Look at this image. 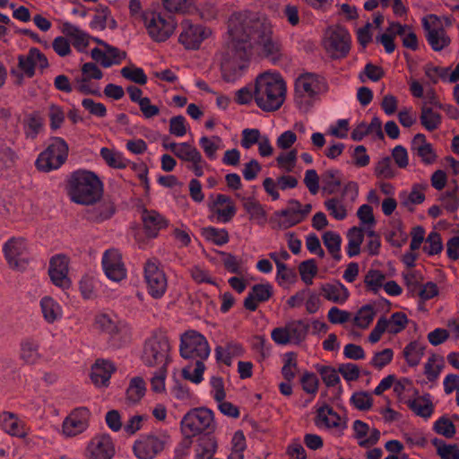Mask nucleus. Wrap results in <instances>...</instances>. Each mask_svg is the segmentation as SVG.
<instances>
[{
	"mask_svg": "<svg viewBox=\"0 0 459 459\" xmlns=\"http://www.w3.org/2000/svg\"><path fill=\"white\" fill-rule=\"evenodd\" d=\"M247 22V12L235 13L230 17L228 38L217 54L221 76L228 82H234L241 77L253 53L251 33L246 30Z\"/></svg>",
	"mask_w": 459,
	"mask_h": 459,
	"instance_id": "obj_1",
	"label": "nucleus"
},
{
	"mask_svg": "<svg viewBox=\"0 0 459 459\" xmlns=\"http://www.w3.org/2000/svg\"><path fill=\"white\" fill-rule=\"evenodd\" d=\"M210 346L206 338L195 330L184 333L180 338L179 352L182 358L191 360L182 369V376L195 384L203 380V374L205 369L204 361L210 355Z\"/></svg>",
	"mask_w": 459,
	"mask_h": 459,
	"instance_id": "obj_2",
	"label": "nucleus"
},
{
	"mask_svg": "<svg viewBox=\"0 0 459 459\" xmlns=\"http://www.w3.org/2000/svg\"><path fill=\"white\" fill-rule=\"evenodd\" d=\"M286 92V82L279 74L266 72L255 79L254 100L263 111L278 110L285 101Z\"/></svg>",
	"mask_w": 459,
	"mask_h": 459,
	"instance_id": "obj_3",
	"label": "nucleus"
},
{
	"mask_svg": "<svg viewBox=\"0 0 459 459\" xmlns=\"http://www.w3.org/2000/svg\"><path fill=\"white\" fill-rule=\"evenodd\" d=\"M68 188L71 200L84 205L96 204L103 194L102 182L90 170L79 169L73 172L68 181Z\"/></svg>",
	"mask_w": 459,
	"mask_h": 459,
	"instance_id": "obj_4",
	"label": "nucleus"
},
{
	"mask_svg": "<svg viewBox=\"0 0 459 459\" xmlns=\"http://www.w3.org/2000/svg\"><path fill=\"white\" fill-rule=\"evenodd\" d=\"M248 13V22L246 25L247 33H251L253 48L256 45L260 54L266 57L275 59L281 52V44L273 35L272 23L269 19L258 13Z\"/></svg>",
	"mask_w": 459,
	"mask_h": 459,
	"instance_id": "obj_5",
	"label": "nucleus"
},
{
	"mask_svg": "<svg viewBox=\"0 0 459 459\" xmlns=\"http://www.w3.org/2000/svg\"><path fill=\"white\" fill-rule=\"evenodd\" d=\"M170 342L162 333L152 334L144 343L142 359L147 367H168L170 361Z\"/></svg>",
	"mask_w": 459,
	"mask_h": 459,
	"instance_id": "obj_6",
	"label": "nucleus"
},
{
	"mask_svg": "<svg viewBox=\"0 0 459 459\" xmlns=\"http://www.w3.org/2000/svg\"><path fill=\"white\" fill-rule=\"evenodd\" d=\"M141 17L148 35L156 42L166 41L177 27L174 18L159 12L145 11Z\"/></svg>",
	"mask_w": 459,
	"mask_h": 459,
	"instance_id": "obj_7",
	"label": "nucleus"
},
{
	"mask_svg": "<svg viewBox=\"0 0 459 459\" xmlns=\"http://www.w3.org/2000/svg\"><path fill=\"white\" fill-rule=\"evenodd\" d=\"M68 144L60 137H54L48 148L43 151L36 160V167L43 172L59 169L68 156Z\"/></svg>",
	"mask_w": 459,
	"mask_h": 459,
	"instance_id": "obj_8",
	"label": "nucleus"
},
{
	"mask_svg": "<svg viewBox=\"0 0 459 459\" xmlns=\"http://www.w3.org/2000/svg\"><path fill=\"white\" fill-rule=\"evenodd\" d=\"M351 39L346 29L341 26L329 27L324 35L323 46L332 58L345 57L351 49Z\"/></svg>",
	"mask_w": 459,
	"mask_h": 459,
	"instance_id": "obj_9",
	"label": "nucleus"
},
{
	"mask_svg": "<svg viewBox=\"0 0 459 459\" xmlns=\"http://www.w3.org/2000/svg\"><path fill=\"white\" fill-rule=\"evenodd\" d=\"M169 439L167 431L142 436L133 446L134 454L138 459H154L164 450Z\"/></svg>",
	"mask_w": 459,
	"mask_h": 459,
	"instance_id": "obj_10",
	"label": "nucleus"
},
{
	"mask_svg": "<svg viewBox=\"0 0 459 459\" xmlns=\"http://www.w3.org/2000/svg\"><path fill=\"white\" fill-rule=\"evenodd\" d=\"M143 272L148 293L153 299H161L167 290L168 280L158 260L148 259L144 264Z\"/></svg>",
	"mask_w": 459,
	"mask_h": 459,
	"instance_id": "obj_11",
	"label": "nucleus"
},
{
	"mask_svg": "<svg viewBox=\"0 0 459 459\" xmlns=\"http://www.w3.org/2000/svg\"><path fill=\"white\" fill-rule=\"evenodd\" d=\"M213 421L212 411L197 408L187 412L181 420L182 433L186 437H195L209 429Z\"/></svg>",
	"mask_w": 459,
	"mask_h": 459,
	"instance_id": "obj_12",
	"label": "nucleus"
},
{
	"mask_svg": "<svg viewBox=\"0 0 459 459\" xmlns=\"http://www.w3.org/2000/svg\"><path fill=\"white\" fill-rule=\"evenodd\" d=\"M18 68L21 73L13 71L12 74L17 77V83L22 82L23 75L32 78L35 75L36 68L44 70L48 67L47 56L37 48H31L25 55L18 56Z\"/></svg>",
	"mask_w": 459,
	"mask_h": 459,
	"instance_id": "obj_13",
	"label": "nucleus"
},
{
	"mask_svg": "<svg viewBox=\"0 0 459 459\" xmlns=\"http://www.w3.org/2000/svg\"><path fill=\"white\" fill-rule=\"evenodd\" d=\"M207 207L210 212L209 219L218 222H230L237 213L234 201L224 194L210 195Z\"/></svg>",
	"mask_w": 459,
	"mask_h": 459,
	"instance_id": "obj_14",
	"label": "nucleus"
},
{
	"mask_svg": "<svg viewBox=\"0 0 459 459\" xmlns=\"http://www.w3.org/2000/svg\"><path fill=\"white\" fill-rule=\"evenodd\" d=\"M408 325L407 316L403 312L394 313L389 319L380 317L370 334L368 341L371 343H377L382 337L384 333L396 334L406 328Z\"/></svg>",
	"mask_w": 459,
	"mask_h": 459,
	"instance_id": "obj_15",
	"label": "nucleus"
},
{
	"mask_svg": "<svg viewBox=\"0 0 459 459\" xmlns=\"http://www.w3.org/2000/svg\"><path fill=\"white\" fill-rule=\"evenodd\" d=\"M27 250V241L23 238H12L3 246L8 265L18 271L23 270L28 264L25 257Z\"/></svg>",
	"mask_w": 459,
	"mask_h": 459,
	"instance_id": "obj_16",
	"label": "nucleus"
},
{
	"mask_svg": "<svg viewBox=\"0 0 459 459\" xmlns=\"http://www.w3.org/2000/svg\"><path fill=\"white\" fill-rule=\"evenodd\" d=\"M426 31V39L434 51H441L446 48L451 39L439 22L437 16L431 14L422 21Z\"/></svg>",
	"mask_w": 459,
	"mask_h": 459,
	"instance_id": "obj_17",
	"label": "nucleus"
},
{
	"mask_svg": "<svg viewBox=\"0 0 459 459\" xmlns=\"http://www.w3.org/2000/svg\"><path fill=\"white\" fill-rule=\"evenodd\" d=\"M317 91V82L312 74L299 76L295 82V103L307 111Z\"/></svg>",
	"mask_w": 459,
	"mask_h": 459,
	"instance_id": "obj_18",
	"label": "nucleus"
},
{
	"mask_svg": "<svg viewBox=\"0 0 459 459\" xmlns=\"http://www.w3.org/2000/svg\"><path fill=\"white\" fill-rule=\"evenodd\" d=\"M181 26L182 32L178 40L188 49H197L201 43L212 35L211 29L202 25H194L188 20L183 21Z\"/></svg>",
	"mask_w": 459,
	"mask_h": 459,
	"instance_id": "obj_19",
	"label": "nucleus"
},
{
	"mask_svg": "<svg viewBox=\"0 0 459 459\" xmlns=\"http://www.w3.org/2000/svg\"><path fill=\"white\" fill-rule=\"evenodd\" d=\"M90 416L91 412L86 407L73 410L63 421V435L73 437L82 433L88 428Z\"/></svg>",
	"mask_w": 459,
	"mask_h": 459,
	"instance_id": "obj_20",
	"label": "nucleus"
},
{
	"mask_svg": "<svg viewBox=\"0 0 459 459\" xmlns=\"http://www.w3.org/2000/svg\"><path fill=\"white\" fill-rule=\"evenodd\" d=\"M69 259L65 255H56L49 261L48 275L52 283L63 290L70 288L72 281L68 276Z\"/></svg>",
	"mask_w": 459,
	"mask_h": 459,
	"instance_id": "obj_21",
	"label": "nucleus"
},
{
	"mask_svg": "<svg viewBox=\"0 0 459 459\" xmlns=\"http://www.w3.org/2000/svg\"><path fill=\"white\" fill-rule=\"evenodd\" d=\"M95 324L101 332L108 334L115 341L126 342L130 339V330L127 325L119 323L108 314L98 315Z\"/></svg>",
	"mask_w": 459,
	"mask_h": 459,
	"instance_id": "obj_22",
	"label": "nucleus"
},
{
	"mask_svg": "<svg viewBox=\"0 0 459 459\" xmlns=\"http://www.w3.org/2000/svg\"><path fill=\"white\" fill-rule=\"evenodd\" d=\"M102 265L106 276L113 281H120L126 277V269L122 261V255L117 249H108L104 253Z\"/></svg>",
	"mask_w": 459,
	"mask_h": 459,
	"instance_id": "obj_23",
	"label": "nucleus"
},
{
	"mask_svg": "<svg viewBox=\"0 0 459 459\" xmlns=\"http://www.w3.org/2000/svg\"><path fill=\"white\" fill-rule=\"evenodd\" d=\"M115 446L108 434L94 437L88 445V459H111L115 455Z\"/></svg>",
	"mask_w": 459,
	"mask_h": 459,
	"instance_id": "obj_24",
	"label": "nucleus"
},
{
	"mask_svg": "<svg viewBox=\"0 0 459 459\" xmlns=\"http://www.w3.org/2000/svg\"><path fill=\"white\" fill-rule=\"evenodd\" d=\"M314 421L320 429L342 430L346 428L345 421L327 404L318 407Z\"/></svg>",
	"mask_w": 459,
	"mask_h": 459,
	"instance_id": "obj_25",
	"label": "nucleus"
},
{
	"mask_svg": "<svg viewBox=\"0 0 459 459\" xmlns=\"http://www.w3.org/2000/svg\"><path fill=\"white\" fill-rule=\"evenodd\" d=\"M411 150L426 165L433 164L437 158L432 144L427 141L423 134H417L413 137Z\"/></svg>",
	"mask_w": 459,
	"mask_h": 459,
	"instance_id": "obj_26",
	"label": "nucleus"
},
{
	"mask_svg": "<svg viewBox=\"0 0 459 459\" xmlns=\"http://www.w3.org/2000/svg\"><path fill=\"white\" fill-rule=\"evenodd\" d=\"M272 295L273 287L271 284H255L244 299V307L249 311H255L259 303L267 301Z\"/></svg>",
	"mask_w": 459,
	"mask_h": 459,
	"instance_id": "obj_27",
	"label": "nucleus"
},
{
	"mask_svg": "<svg viewBox=\"0 0 459 459\" xmlns=\"http://www.w3.org/2000/svg\"><path fill=\"white\" fill-rule=\"evenodd\" d=\"M39 348L40 343L37 339L32 337L22 339L20 343V359L27 365L37 364L42 359Z\"/></svg>",
	"mask_w": 459,
	"mask_h": 459,
	"instance_id": "obj_28",
	"label": "nucleus"
},
{
	"mask_svg": "<svg viewBox=\"0 0 459 459\" xmlns=\"http://www.w3.org/2000/svg\"><path fill=\"white\" fill-rule=\"evenodd\" d=\"M0 427L13 437H24L27 435L24 422L13 412L3 411L0 413Z\"/></svg>",
	"mask_w": 459,
	"mask_h": 459,
	"instance_id": "obj_29",
	"label": "nucleus"
},
{
	"mask_svg": "<svg viewBox=\"0 0 459 459\" xmlns=\"http://www.w3.org/2000/svg\"><path fill=\"white\" fill-rule=\"evenodd\" d=\"M405 403L414 414L423 419L430 418L434 412V404L429 394H417L415 397L408 399Z\"/></svg>",
	"mask_w": 459,
	"mask_h": 459,
	"instance_id": "obj_30",
	"label": "nucleus"
},
{
	"mask_svg": "<svg viewBox=\"0 0 459 459\" xmlns=\"http://www.w3.org/2000/svg\"><path fill=\"white\" fill-rule=\"evenodd\" d=\"M321 291L325 299L339 305L344 304L350 297L348 289L339 281L323 284Z\"/></svg>",
	"mask_w": 459,
	"mask_h": 459,
	"instance_id": "obj_31",
	"label": "nucleus"
},
{
	"mask_svg": "<svg viewBox=\"0 0 459 459\" xmlns=\"http://www.w3.org/2000/svg\"><path fill=\"white\" fill-rule=\"evenodd\" d=\"M115 368L111 362L97 360L91 367V379L97 386H106Z\"/></svg>",
	"mask_w": 459,
	"mask_h": 459,
	"instance_id": "obj_32",
	"label": "nucleus"
},
{
	"mask_svg": "<svg viewBox=\"0 0 459 459\" xmlns=\"http://www.w3.org/2000/svg\"><path fill=\"white\" fill-rule=\"evenodd\" d=\"M142 220L146 234L154 238L160 230L167 227V221L156 211L144 210Z\"/></svg>",
	"mask_w": 459,
	"mask_h": 459,
	"instance_id": "obj_33",
	"label": "nucleus"
},
{
	"mask_svg": "<svg viewBox=\"0 0 459 459\" xmlns=\"http://www.w3.org/2000/svg\"><path fill=\"white\" fill-rule=\"evenodd\" d=\"M42 316L48 324H54L61 319L63 310L61 306L52 297L45 296L39 302Z\"/></svg>",
	"mask_w": 459,
	"mask_h": 459,
	"instance_id": "obj_34",
	"label": "nucleus"
},
{
	"mask_svg": "<svg viewBox=\"0 0 459 459\" xmlns=\"http://www.w3.org/2000/svg\"><path fill=\"white\" fill-rule=\"evenodd\" d=\"M217 443L213 437L204 434L198 437L195 447L196 459H216L213 457Z\"/></svg>",
	"mask_w": 459,
	"mask_h": 459,
	"instance_id": "obj_35",
	"label": "nucleus"
},
{
	"mask_svg": "<svg viewBox=\"0 0 459 459\" xmlns=\"http://www.w3.org/2000/svg\"><path fill=\"white\" fill-rule=\"evenodd\" d=\"M62 32L71 39L74 47L78 51H82L89 45L90 36L82 30L79 27L70 23L64 22L62 25Z\"/></svg>",
	"mask_w": 459,
	"mask_h": 459,
	"instance_id": "obj_36",
	"label": "nucleus"
},
{
	"mask_svg": "<svg viewBox=\"0 0 459 459\" xmlns=\"http://www.w3.org/2000/svg\"><path fill=\"white\" fill-rule=\"evenodd\" d=\"M146 384L143 377H133L126 391V403L128 405H134L138 403L145 395Z\"/></svg>",
	"mask_w": 459,
	"mask_h": 459,
	"instance_id": "obj_37",
	"label": "nucleus"
},
{
	"mask_svg": "<svg viewBox=\"0 0 459 459\" xmlns=\"http://www.w3.org/2000/svg\"><path fill=\"white\" fill-rule=\"evenodd\" d=\"M429 185L424 184H414L411 186L410 193L403 192L400 194L401 203L405 207L410 205L420 204L425 200V191L428 189Z\"/></svg>",
	"mask_w": 459,
	"mask_h": 459,
	"instance_id": "obj_38",
	"label": "nucleus"
},
{
	"mask_svg": "<svg viewBox=\"0 0 459 459\" xmlns=\"http://www.w3.org/2000/svg\"><path fill=\"white\" fill-rule=\"evenodd\" d=\"M322 189L327 194L338 191L342 185V174L339 169H330L321 175Z\"/></svg>",
	"mask_w": 459,
	"mask_h": 459,
	"instance_id": "obj_39",
	"label": "nucleus"
},
{
	"mask_svg": "<svg viewBox=\"0 0 459 459\" xmlns=\"http://www.w3.org/2000/svg\"><path fill=\"white\" fill-rule=\"evenodd\" d=\"M242 203L245 211L249 214L250 220L264 221L266 219V212L261 204L254 197H245L237 195Z\"/></svg>",
	"mask_w": 459,
	"mask_h": 459,
	"instance_id": "obj_40",
	"label": "nucleus"
},
{
	"mask_svg": "<svg viewBox=\"0 0 459 459\" xmlns=\"http://www.w3.org/2000/svg\"><path fill=\"white\" fill-rule=\"evenodd\" d=\"M425 351V346L419 342H411L403 351V356L410 367H416L420 364Z\"/></svg>",
	"mask_w": 459,
	"mask_h": 459,
	"instance_id": "obj_41",
	"label": "nucleus"
},
{
	"mask_svg": "<svg viewBox=\"0 0 459 459\" xmlns=\"http://www.w3.org/2000/svg\"><path fill=\"white\" fill-rule=\"evenodd\" d=\"M420 119L421 125L429 132L437 129L441 125L440 114L434 111L427 103L421 106Z\"/></svg>",
	"mask_w": 459,
	"mask_h": 459,
	"instance_id": "obj_42",
	"label": "nucleus"
},
{
	"mask_svg": "<svg viewBox=\"0 0 459 459\" xmlns=\"http://www.w3.org/2000/svg\"><path fill=\"white\" fill-rule=\"evenodd\" d=\"M445 366L444 359L437 354H432L424 364V375L429 382L436 381Z\"/></svg>",
	"mask_w": 459,
	"mask_h": 459,
	"instance_id": "obj_43",
	"label": "nucleus"
},
{
	"mask_svg": "<svg viewBox=\"0 0 459 459\" xmlns=\"http://www.w3.org/2000/svg\"><path fill=\"white\" fill-rule=\"evenodd\" d=\"M285 328L291 343L294 344L303 342L308 332V325L302 320L290 322L285 325Z\"/></svg>",
	"mask_w": 459,
	"mask_h": 459,
	"instance_id": "obj_44",
	"label": "nucleus"
},
{
	"mask_svg": "<svg viewBox=\"0 0 459 459\" xmlns=\"http://www.w3.org/2000/svg\"><path fill=\"white\" fill-rule=\"evenodd\" d=\"M347 238V255L350 257L358 255L360 253V246L364 239V230L358 227H352L349 230Z\"/></svg>",
	"mask_w": 459,
	"mask_h": 459,
	"instance_id": "obj_45",
	"label": "nucleus"
},
{
	"mask_svg": "<svg viewBox=\"0 0 459 459\" xmlns=\"http://www.w3.org/2000/svg\"><path fill=\"white\" fill-rule=\"evenodd\" d=\"M100 156L109 167L114 169H125L130 163L121 152L107 147L100 149Z\"/></svg>",
	"mask_w": 459,
	"mask_h": 459,
	"instance_id": "obj_46",
	"label": "nucleus"
},
{
	"mask_svg": "<svg viewBox=\"0 0 459 459\" xmlns=\"http://www.w3.org/2000/svg\"><path fill=\"white\" fill-rule=\"evenodd\" d=\"M324 245L327 248L328 252L331 254L333 258L336 261H339L342 257L341 255V244L342 238L341 236L334 231H326L324 233L322 237Z\"/></svg>",
	"mask_w": 459,
	"mask_h": 459,
	"instance_id": "obj_47",
	"label": "nucleus"
},
{
	"mask_svg": "<svg viewBox=\"0 0 459 459\" xmlns=\"http://www.w3.org/2000/svg\"><path fill=\"white\" fill-rule=\"evenodd\" d=\"M44 119L39 113L30 114L24 120V134L27 138L35 139L43 129Z\"/></svg>",
	"mask_w": 459,
	"mask_h": 459,
	"instance_id": "obj_48",
	"label": "nucleus"
},
{
	"mask_svg": "<svg viewBox=\"0 0 459 459\" xmlns=\"http://www.w3.org/2000/svg\"><path fill=\"white\" fill-rule=\"evenodd\" d=\"M202 236L209 242L216 246H223L229 242V233L225 229L205 227L201 230Z\"/></svg>",
	"mask_w": 459,
	"mask_h": 459,
	"instance_id": "obj_49",
	"label": "nucleus"
},
{
	"mask_svg": "<svg viewBox=\"0 0 459 459\" xmlns=\"http://www.w3.org/2000/svg\"><path fill=\"white\" fill-rule=\"evenodd\" d=\"M114 213V207L109 202L99 203L87 212V218L92 221H102L109 219Z\"/></svg>",
	"mask_w": 459,
	"mask_h": 459,
	"instance_id": "obj_50",
	"label": "nucleus"
},
{
	"mask_svg": "<svg viewBox=\"0 0 459 459\" xmlns=\"http://www.w3.org/2000/svg\"><path fill=\"white\" fill-rule=\"evenodd\" d=\"M385 274L379 270L369 269L364 276V283L368 291L377 293L384 286Z\"/></svg>",
	"mask_w": 459,
	"mask_h": 459,
	"instance_id": "obj_51",
	"label": "nucleus"
},
{
	"mask_svg": "<svg viewBox=\"0 0 459 459\" xmlns=\"http://www.w3.org/2000/svg\"><path fill=\"white\" fill-rule=\"evenodd\" d=\"M276 216L281 229H289L304 221L299 212L288 209L276 212Z\"/></svg>",
	"mask_w": 459,
	"mask_h": 459,
	"instance_id": "obj_52",
	"label": "nucleus"
},
{
	"mask_svg": "<svg viewBox=\"0 0 459 459\" xmlns=\"http://www.w3.org/2000/svg\"><path fill=\"white\" fill-rule=\"evenodd\" d=\"M376 315V311L371 305L361 307L353 318V324L359 328H368L372 323Z\"/></svg>",
	"mask_w": 459,
	"mask_h": 459,
	"instance_id": "obj_53",
	"label": "nucleus"
},
{
	"mask_svg": "<svg viewBox=\"0 0 459 459\" xmlns=\"http://www.w3.org/2000/svg\"><path fill=\"white\" fill-rule=\"evenodd\" d=\"M318 268L314 259L303 261L299 265V273L301 280L307 285L313 284V279L317 274Z\"/></svg>",
	"mask_w": 459,
	"mask_h": 459,
	"instance_id": "obj_54",
	"label": "nucleus"
},
{
	"mask_svg": "<svg viewBox=\"0 0 459 459\" xmlns=\"http://www.w3.org/2000/svg\"><path fill=\"white\" fill-rule=\"evenodd\" d=\"M246 447L244 433L241 430L236 431L231 439V453L229 455V459H243Z\"/></svg>",
	"mask_w": 459,
	"mask_h": 459,
	"instance_id": "obj_55",
	"label": "nucleus"
},
{
	"mask_svg": "<svg viewBox=\"0 0 459 459\" xmlns=\"http://www.w3.org/2000/svg\"><path fill=\"white\" fill-rule=\"evenodd\" d=\"M199 143L205 155L209 159L214 160L216 158V152L221 147V139L217 135L212 137L203 136L200 138Z\"/></svg>",
	"mask_w": 459,
	"mask_h": 459,
	"instance_id": "obj_56",
	"label": "nucleus"
},
{
	"mask_svg": "<svg viewBox=\"0 0 459 459\" xmlns=\"http://www.w3.org/2000/svg\"><path fill=\"white\" fill-rule=\"evenodd\" d=\"M425 75L436 84L439 80L446 81L449 74V67L435 66L428 64L424 67Z\"/></svg>",
	"mask_w": 459,
	"mask_h": 459,
	"instance_id": "obj_57",
	"label": "nucleus"
},
{
	"mask_svg": "<svg viewBox=\"0 0 459 459\" xmlns=\"http://www.w3.org/2000/svg\"><path fill=\"white\" fill-rule=\"evenodd\" d=\"M164 8L169 13H189L194 4V0H162Z\"/></svg>",
	"mask_w": 459,
	"mask_h": 459,
	"instance_id": "obj_58",
	"label": "nucleus"
},
{
	"mask_svg": "<svg viewBox=\"0 0 459 459\" xmlns=\"http://www.w3.org/2000/svg\"><path fill=\"white\" fill-rule=\"evenodd\" d=\"M121 75L137 84L144 85L147 82V76L143 70L134 66H125L120 71Z\"/></svg>",
	"mask_w": 459,
	"mask_h": 459,
	"instance_id": "obj_59",
	"label": "nucleus"
},
{
	"mask_svg": "<svg viewBox=\"0 0 459 459\" xmlns=\"http://www.w3.org/2000/svg\"><path fill=\"white\" fill-rule=\"evenodd\" d=\"M298 371L297 357L293 352H288L284 357V365L281 368V373L284 378L290 382L296 376Z\"/></svg>",
	"mask_w": 459,
	"mask_h": 459,
	"instance_id": "obj_60",
	"label": "nucleus"
},
{
	"mask_svg": "<svg viewBox=\"0 0 459 459\" xmlns=\"http://www.w3.org/2000/svg\"><path fill=\"white\" fill-rule=\"evenodd\" d=\"M325 206L329 213L336 220H343L347 216V211L342 201L338 198H331L325 202Z\"/></svg>",
	"mask_w": 459,
	"mask_h": 459,
	"instance_id": "obj_61",
	"label": "nucleus"
},
{
	"mask_svg": "<svg viewBox=\"0 0 459 459\" xmlns=\"http://www.w3.org/2000/svg\"><path fill=\"white\" fill-rule=\"evenodd\" d=\"M297 154L298 152L296 150L281 153L276 158L278 167L286 172H291L296 165Z\"/></svg>",
	"mask_w": 459,
	"mask_h": 459,
	"instance_id": "obj_62",
	"label": "nucleus"
},
{
	"mask_svg": "<svg viewBox=\"0 0 459 459\" xmlns=\"http://www.w3.org/2000/svg\"><path fill=\"white\" fill-rule=\"evenodd\" d=\"M177 148L174 155L183 162L192 160L193 157L200 152L196 147L190 144L189 143H179L178 145H174Z\"/></svg>",
	"mask_w": 459,
	"mask_h": 459,
	"instance_id": "obj_63",
	"label": "nucleus"
},
{
	"mask_svg": "<svg viewBox=\"0 0 459 459\" xmlns=\"http://www.w3.org/2000/svg\"><path fill=\"white\" fill-rule=\"evenodd\" d=\"M351 402L359 411H368L373 404L372 396L368 392L354 393L351 397Z\"/></svg>",
	"mask_w": 459,
	"mask_h": 459,
	"instance_id": "obj_64",
	"label": "nucleus"
}]
</instances>
